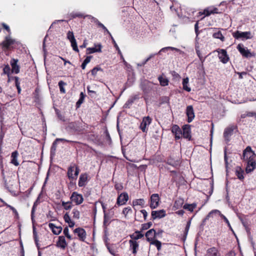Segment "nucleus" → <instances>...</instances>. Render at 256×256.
Returning <instances> with one entry per match:
<instances>
[{
	"mask_svg": "<svg viewBox=\"0 0 256 256\" xmlns=\"http://www.w3.org/2000/svg\"><path fill=\"white\" fill-rule=\"evenodd\" d=\"M242 160L247 163L246 172L248 174L252 172L256 168V154L250 146H248L243 151Z\"/></svg>",
	"mask_w": 256,
	"mask_h": 256,
	"instance_id": "nucleus-1",
	"label": "nucleus"
},
{
	"mask_svg": "<svg viewBox=\"0 0 256 256\" xmlns=\"http://www.w3.org/2000/svg\"><path fill=\"white\" fill-rule=\"evenodd\" d=\"M233 37L236 39H241L242 40L251 39L253 36L252 35L250 32H240L236 30L232 34Z\"/></svg>",
	"mask_w": 256,
	"mask_h": 256,
	"instance_id": "nucleus-2",
	"label": "nucleus"
},
{
	"mask_svg": "<svg viewBox=\"0 0 256 256\" xmlns=\"http://www.w3.org/2000/svg\"><path fill=\"white\" fill-rule=\"evenodd\" d=\"M80 172V170L75 164L71 165L68 170V176L70 180H76Z\"/></svg>",
	"mask_w": 256,
	"mask_h": 256,
	"instance_id": "nucleus-3",
	"label": "nucleus"
},
{
	"mask_svg": "<svg viewBox=\"0 0 256 256\" xmlns=\"http://www.w3.org/2000/svg\"><path fill=\"white\" fill-rule=\"evenodd\" d=\"M140 88L144 94H148L153 89L154 84L146 80H141Z\"/></svg>",
	"mask_w": 256,
	"mask_h": 256,
	"instance_id": "nucleus-4",
	"label": "nucleus"
},
{
	"mask_svg": "<svg viewBox=\"0 0 256 256\" xmlns=\"http://www.w3.org/2000/svg\"><path fill=\"white\" fill-rule=\"evenodd\" d=\"M236 48L243 57L250 58L255 57L256 56L254 52H250V50H248L247 48L244 47L242 44H238Z\"/></svg>",
	"mask_w": 256,
	"mask_h": 256,
	"instance_id": "nucleus-5",
	"label": "nucleus"
},
{
	"mask_svg": "<svg viewBox=\"0 0 256 256\" xmlns=\"http://www.w3.org/2000/svg\"><path fill=\"white\" fill-rule=\"evenodd\" d=\"M152 119L149 116L144 117L140 123V128L142 132H145L148 130V127L151 124Z\"/></svg>",
	"mask_w": 256,
	"mask_h": 256,
	"instance_id": "nucleus-6",
	"label": "nucleus"
},
{
	"mask_svg": "<svg viewBox=\"0 0 256 256\" xmlns=\"http://www.w3.org/2000/svg\"><path fill=\"white\" fill-rule=\"evenodd\" d=\"M70 200L72 202H74L76 205L81 204L84 201V198L81 194H78L77 192H73L70 196Z\"/></svg>",
	"mask_w": 256,
	"mask_h": 256,
	"instance_id": "nucleus-7",
	"label": "nucleus"
},
{
	"mask_svg": "<svg viewBox=\"0 0 256 256\" xmlns=\"http://www.w3.org/2000/svg\"><path fill=\"white\" fill-rule=\"evenodd\" d=\"M218 57L220 60V62L223 64L227 63L229 60V56L227 54L226 50L224 49H220L218 51Z\"/></svg>",
	"mask_w": 256,
	"mask_h": 256,
	"instance_id": "nucleus-8",
	"label": "nucleus"
},
{
	"mask_svg": "<svg viewBox=\"0 0 256 256\" xmlns=\"http://www.w3.org/2000/svg\"><path fill=\"white\" fill-rule=\"evenodd\" d=\"M128 200V194L126 192H122L118 196L116 200V204L118 206L125 204Z\"/></svg>",
	"mask_w": 256,
	"mask_h": 256,
	"instance_id": "nucleus-9",
	"label": "nucleus"
},
{
	"mask_svg": "<svg viewBox=\"0 0 256 256\" xmlns=\"http://www.w3.org/2000/svg\"><path fill=\"white\" fill-rule=\"evenodd\" d=\"M160 198L157 194H152L150 196V207L152 209L156 208L158 206Z\"/></svg>",
	"mask_w": 256,
	"mask_h": 256,
	"instance_id": "nucleus-10",
	"label": "nucleus"
},
{
	"mask_svg": "<svg viewBox=\"0 0 256 256\" xmlns=\"http://www.w3.org/2000/svg\"><path fill=\"white\" fill-rule=\"evenodd\" d=\"M15 42V40L12 39L10 36L6 37L4 40L0 45L2 46V48L8 49L10 46Z\"/></svg>",
	"mask_w": 256,
	"mask_h": 256,
	"instance_id": "nucleus-11",
	"label": "nucleus"
},
{
	"mask_svg": "<svg viewBox=\"0 0 256 256\" xmlns=\"http://www.w3.org/2000/svg\"><path fill=\"white\" fill-rule=\"evenodd\" d=\"M18 60L14 58H12L10 61V64L12 66V72L16 74L19 73L20 70V67L18 64Z\"/></svg>",
	"mask_w": 256,
	"mask_h": 256,
	"instance_id": "nucleus-12",
	"label": "nucleus"
},
{
	"mask_svg": "<svg viewBox=\"0 0 256 256\" xmlns=\"http://www.w3.org/2000/svg\"><path fill=\"white\" fill-rule=\"evenodd\" d=\"M166 216V211L164 210H153L152 212V220H154L156 218H162Z\"/></svg>",
	"mask_w": 256,
	"mask_h": 256,
	"instance_id": "nucleus-13",
	"label": "nucleus"
},
{
	"mask_svg": "<svg viewBox=\"0 0 256 256\" xmlns=\"http://www.w3.org/2000/svg\"><path fill=\"white\" fill-rule=\"evenodd\" d=\"M186 114L188 116V122H192L195 116L194 108L192 106H188L186 107Z\"/></svg>",
	"mask_w": 256,
	"mask_h": 256,
	"instance_id": "nucleus-14",
	"label": "nucleus"
},
{
	"mask_svg": "<svg viewBox=\"0 0 256 256\" xmlns=\"http://www.w3.org/2000/svg\"><path fill=\"white\" fill-rule=\"evenodd\" d=\"M68 127L70 128L73 130L74 132H81L84 129L81 124L78 122H73L69 124Z\"/></svg>",
	"mask_w": 256,
	"mask_h": 256,
	"instance_id": "nucleus-15",
	"label": "nucleus"
},
{
	"mask_svg": "<svg viewBox=\"0 0 256 256\" xmlns=\"http://www.w3.org/2000/svg\"><path fill=\"white\" fill-rule=\"evenodd\" d=\"M172 132L175 135L176 140H179L182 137V131L178 125H174L172 128Z\"/></svg>",
	"mask_w": 256,
	"mask_h": 256,
	"instance_id": "nucleus-16",
	"label": "nucleus"
},
{
	"mask_svg": "<svg viewBox=\"0 0 256 256\" xmlns=\"http://www.w3.org/2000/svg\"><path fill=\"white\" fill-rule=\"evenodd\" d=\"M235 128L234 126H232L228 128H227L225 129L224 132V136L225 138V140L228 142L230 141V138L232 135L234 130Z\"/></svg>",
	"mask_w": 256,
	"mask_h": 256,
	"instance_id": "nucleus-17",
	"label": "nucleus"
},
{
	"mask_svg": "<svg viewBox=\"0 0 256 256\" xmlns=\"http://www.w3.org/2000/svg\"><path fill=\"white\" fill-rule=\"evenodd\" d=\"M102 46L101 44H94V48H86V54H90L94 52H102Z\"/></svg>",
	"mask_w": 256,
	"mask_h": 256,
	"instance_id": "nucleus-18",
	"label": "nucleus"
},
{
	"mask_svg": "<svg viewBox=\"0 0 256 256\" xmlns=\"http://www.w3.org/2000/svg\"><path fill=\"white\" fill-rule=\"evenodd\" d=\"M190 126V125L186 124L182 127V134L185 138L190 139L191 138Z\"/></svg>",
	"mask_w": 256,
	"mask_h": 256,
	"instance_id": "nucleus-19",
	"label": "nucleus"
},
{
	"mask_svg": "<svg viewBox=\"0 0 256 256\" xmlns=\"http://www.w3.org/2000/svg\"><path fill=\"white\" fill-rule=\"evenodd\" d=\"M214 31L212 34V37L214 38L220 39L222 42H224L225 38L222 32L218 28H212Z\"/></svg>",
	"mask_w": 256,
	"mask_h": 256,
	"instance_id": "nucleus-20",
	"label": "nucleus"
},
{
	"mask_svg": "<svg viewBox=\"0 0 256 256\" xmlns=\"http://www.w3.org/2000/svg\"><path fill=\"white\" fill-rule=\"evenodd\" d=\"M74 232L77 234L80 240L84 241L86 238V232L85 230L82 228H76L74 230Z\"/></svg>",
	"mask_w": 256,
	"mask_h": 256,
	"instance_id": "nucleus-21",
	"label": "nucleus"
},
{
	"mask_svg": "<svg viewBox=\"0 0 256 256\" xmlns=\"http://www.w3.org/2000/svg\"><path fill=\"white\" fill-rule=\"evenodd\" d=\"M145 236L146 240L149 242H151L156 237V232L154 228L150 229L146 233Z\"/></svg>",
	"mask_w": 256,
	"mask_h": 256,
	"instance_id": "nucleus-22",
	"label": "nucleus"
},
{
	"mask_svg": "<svg viewBox=\"0 0 256 256\" xmlns=\"http://www.w3.org/2000/svg\"><path fill=\"white\" fill-rule=\"evenodd\" d=\"M88 174L86 173L82 174H80L78 182V186L80 187L84 186L87 183Z\"/></svg>",
	"mask_w": 256,
	"mask_h": 256,
	"instance_id": "nucleus-23",
	"label": "nucleus"
},
{
	"mask_svg": "<svg viewBox=\"0 0 256 256\" xmlns=\"http://www.w3.org/2000/svg\"><path fill=\"white\" fill-rule=\"evenodd\" d=\"M129 244H130V248L132 250V253L136 254L139 247L138 242L136 240H129Z\"/></svg>",
	"mask_w": 256,
	"mask_h": 256,
	"instance_id": "nucleus-24",
	"label": "nucleus"
},
{
	"mask_svg": "<svg viewBox=\"0 0 256 256\" xmlns=\"http://www.w3.org/2000/svg\"><path fill=\"white\" fill-rule=\"evenodd\" d=\"M56 246L62 250L65 249L67 246V243L66 242L64 236H60L58 237V240L56 242Z\"/></svg>",
	"mask_w": 256,
	"mask_h": 256,
	"instance_id": "nucleus-25",
	"label": "nucleus"
},
{
	"mask_svg": "<svg viewBox=\"0 0 256 256\" xmlns=\"http://www.w3.org/2000/svg\"><path fill=\"white\" fill-rule=\"evenodd\" d=\"M48 226L52 230V232L56 235L59 234L62 230V226H56L54 224L52 223H50L48 224Z\"/></svg>",
	"mask_w": 256,
	"mask_h": 256,
	"instance_id": "nucleus-26",
	"label": "nucleus"
},
{
	"mask_svg": "<svg viewBox=\"0 0 256 256\" xmlns=\"http://www.w3.org/2000/svg\"><path fill=\"white\" fill-rule=\"evenodd\" d=\"M218 249L215 247H212L207 250L205 256H218Z\"/></svg>",
	"mask_w": 256,
	"mask_h": 256,
	"instance_id": "nucleus-27",
	"label": "nucleus"
},
{
	"mask_svg": "<svg viewBox=\"0 0 256 256\" xmlns=\"http://www.w3.org/2000/svg\"><path fill=\"white\" fill-rule=\"evenodd\" d=\"M18 153L16 150H15L14 152H12L11 155L12 159L10 162L16 166H18L19 165V163L18 161Z\"/></svg>",
	"mask_w": 256,
	"mask_h": 256,
	"instance_id": "nucleus-28",
	"label": "nucleus"
},
{
	"mask_svg": "<svg viewBox=\"0 0 256 256\" xmlns=\"http://www.w3.org/2000/svg\"><path fill=\"white\" fill-rule=\"evenodd\" d=\"M214 215H219L220 217L222 215H223L221 212L218 210H211L208 214L206 216L204 220H208L210 218H213Z\"/></svg>",
	"mask_w": 256,
	"mask_h": 256,
	"instance_id": "nucleus-29",
	"label": "nucleus"
},
{
	"mask_svg": "<svg viewBox=\"0 0 256 256\" xmlns=\"http://www.w3.org/2000/svg\"><path fill=\"white\" fill-rule=\"evenodd\" d=\"M64 218L66 222L68 224L70 228H73L74 226V222L72 221L68 212L66 213L64 216Z\"/></svg>",
	"mask_w": 256,
	"mask_h": 256,
	"instance_id": "nucleus-30",
	"label": "nucleus"
},
{
	"mask_svg": "<svg viewBox=\"0 0 256 256\" xmlns=\"http://www.w3.org/2000/svg\"><path fill=\"white\" fill-rule=\"evenodd\" d=\"M188 82L189 78H188L186 77L183 79L182 82L183 89L188 92H190L191 91V88L188 86Z\"/></svg>",
	"mask_w": 256,
	"mask_h": 256,
	"instance_id": "nucleus-31",
	"label": "nucleus"
},
{
	"mask_svg": "<svg viewBox=\"0 0 256 256\" xmlns=\"http://www.w3.org/2000/svg\"><path fill=\"white\" fill-rule=\"evenodd\" d=\"M184 200L183 199L178 198L176 200L174 204V208L175 209H179L182 206Z\"/></svg>",
	"mask_w": 256,
	"mask_h": 256,
	"instance_id": "nucleus-32",
	"label": "nucleus"
},
{
	"mask_svg": "<svg viewBox=\"0 0 256 256\" xmlns=\"http://www.w3.org/2000/svg\"><path fill=\"white\" fill-rule=\"evenodd\" d=\"M175 50L176 52H179L180 50L177 48L172 47V46H168L162 48L158 52V54H160L162 52H166L168 50Z\"/></svg>",
	"mask_w": 256,
	"mask_h": 256,
	"instance_id": "nucleus-33",
	"label": "nucleus"
},
{
	"mask_svg": "<svg viewBox=\"0 0 256 256\" xmlns=\"http://www.w3.org/2000/svg\"><path fill=\"white\" fill-rule=\"evenodd\" d=\"M244 172L239 167L236 168V175L238 179L242 180L244 178Z\"/></svg>",
	"mask_w": 256,
	"mask_h": 256,
	"instance_id": "nucleus-34",
	"label": "nucleus"
},
{
	"mask_svg": "<svg viewBox=\"0 0 256 256\" xmlns=\"http://www.w3.org/2000/svg\"><path fill=\"white\" fill-rule=\"evenodd\" d=\"M144 234H142L140 231H136L134 234L130 236V237L132 239L136 241V240L142 238Z\"/></svg>",
	"mask_w": 256,
	"mask_h": 256,
	"instance_id": "nucleus-35",
	"label": "nucleus"
},
{
	"mask_svg": "<svg viewBox=\"0 0 256 256\" xmlns=\"http://www.w3.org/2000/svg\"><path fill=\"white\" fill-rule=\"evenodd\" d=\"M62 206L65 210H70L72 208V202L71 201H68L65 202L64 201L62 200Z\"/></svg>",
	"mask_w": 256,
	"mask_h": 256,
	"instance_id": "nucleus-36",
	"label": "nucleus"
},
{
	"mask_svg": "<svg viewBox=\"0 0 256 256\" xmlns=\"http://www.w3.org/2000/svg\"><path fill=\"white\" fill-rule=\"evenodd\" d=\"M195 48H196V53L198 56L200 60L202 62H203L204 61L205 58L206 56H205L204 57L202 56V53L200 50V46L198 45H196Z\"/></svg>",
	"mask_w": 256,
	"mask_h": 256,
	"instance_id": "nucleus-37",
	"label": "nucleus"
},
{
	"mask_svg": "<svg viewBox=\"0 0 256 256\" xmlns=\"http://www.w3.org/2000/svg\"><path fill=\"white\" fill-rule=\"evenodd\" d=\"M196 204L195 203L192 204H185L183 208L184 209L190 212H192L196 208Z\"/></svg>",
	"mask_w": 256,
	"mask_h": 256,
	"instance_id": "nucleus-38",
	"label": "nucleus"
},
{
	"mask_svg": "<svg viewBox=\"0 0 256 256\" xmlns=\"http://www.w3.org/2000/svg\"><path fill=\"white\" fill-rule=\"evenodd\" d=\"M144 200L142 198L136 199L132 202L133 206H143L144 204Z\"/></svg>",
	"mask_w": 256,
	"mask_h": 256,
	"instance_id": "nucleus-39",
	"label": "nucleus"
},
{
	"mask_svg": "<svg viewBox=\"0 0 256 256\" xmlns=\"http://www.w3.org/2000/svg\"><path fill=\"white\" fill-rule=\"evenodd\" d=\"M158 80L160 82V84L162 86H166L168 84V80L167 78H164L162 76H158Z\"/></svg>",
	"mask_w": 256,
	"mask_h": 256,
	"instance_id": "nucleus-40",
	"label": "nucleus"
},
{
	"mask_svg": "<svg viewBox=\"0 0 256 256\" xmlns=\"http://www.w3.org/2000/svg\"><path fill=\"white\" fill-rule=\"evenodd\" d=\"M66 84L63 82L62 80H60L58 82V85L60 88V90L61 93L64 94L66 93V90L64 89V86H66Z\"/></svg>",
	"mask_w": 256,
	"mask_h": 256,
	"instance_id": "nucleus-41",
	"label": "nucleus"
},
{
	"mask_svg": "<svg viewBox=\"0 0 256 256\" xmlns=\"http://www.w3.org/2000/svg\"><path fill=\"white\" fill-rule=\"evenodd\" d=\"M33 234H34V242H35L36 246L37 248H38V250H39L40 246H39V244H38V238L37 232L36 230V228L34 227H33Z\"/></svg>",
	"mask_w": 256,
	"mask_h": 256,
	"instance_id": "nucleus-42",
	"label": "nucleus"
},
{
	"mask_svg": "<svg viewBox=\"0 0 256 256\" xmlns=\"http://www.w3.org/2000/svg\"><path fill=\"white\" fill-rule=\"evenodd\" d=\"M150 244L154 245L158 251L161 250L162 243L160 241L158 240H154L150 242Z\"/></svg>",
	"mask_w": 256,
	"mask_h": 256,
	"instance_id": "nucleus-43",
	"label": "nucleus"
},
{
	"mask_svg": "<svg viewBox=\"0 0 256 256\" xmlns=\"http://www.w3.org/2000/svg\"><path fill=\"white\" fill-rule=\"evenodd\" d=\"M70 44H71V46L72 48V50L77 52H79V50H78V46H77V42H76V40L74 39V40H70Z\"/></svg>",
	"mask_w": 256,
	"mask_h": 256,
	"instance_id": "nucleus-44",
	"label": "nucleus"
},
{
	"mask_svg": "<svg viewBox=\"0 0 256 256\" xmlns=\"http://www.w3.org/2000/svg\"><path fill=\"white\" fill-rule=\"evenodd\" d=\"M190 224H191V221H190V220L187 222L186 225L185 227L184 232V240H186V236L188 235V230H189V229L190 228Z\"/></svg>",
	"mask_w": 256,
	"mask_h": 256,
	"instance_id": "nucleus-45",
	"label": "nucleus"
},
{
	"mask_svg": "<svg viewBox=\"0 0 256 256\" xmlns=\"http://www.w3.org/2000/svg\"><path fill=\"white\" fill-rule=\"evenodd\" d=\"M84 98L85 94L82 92H80V98L76 103L77 107H79L84 102Z\"/></svg>",
	"mask_w": 256,
	"mask_h": 256,
	"instance_id": "nucleus-46",
	"label": "nucleus"
},
{
	"mask_svg": "<svg viewBox=\"0 0 256 256\" xmlns=\"http://www.w3.org/2000/svg\"><path fill=\"white\" fill-rule=\"evenodd\" d=\"M37 201L38 200L34 202V205L32 206V211H31V219L32 222L34 221V214L36 211V208L37 206Z\"/></svg>",
	"mask_w": 256,
	"mask_h": 256,
	"instance_id": "nucleus-47",
	"label": "nucleus"
},
{
	"mask_svg": "<svg viewBox=\"0 0 256 256\" xmlns=\"http://www.w3.org/2000/svg\"><path fill=\"white\" fill-rule=\"evenodd\" d=\"M135 100L136 97L128 99V100L124 104V108H130V106L132 104Z\"/></svg>",
	"mask_w": 256,
	"mask_h": 256,
	"instance_id": "nucleus-48",
	"label": "nucleus"
},
{
	"mask_svg": "<svg viewBox=\"0 0 256 256\" xmlns=\"http://www.w3.org/2000/svg\"><path fill=\"white\" fill-rule=\"evenodd\" d=\"M134 82V78H132L131 79L128 78V82H126V86L123 89L122 92H123L128 87H130V86H132V85L133 83Z\"/></svg>",
	"mask_w": 256,
	"mask_h": 256,
	"instance_id": "nucleus-49",
	"label": "nucleus"
},
{
	"mask_svg": "<svg viewBox=\"0 0 256 256\" xmlns=\"http://www.w3.org/2000/svg\"><path fill=\"white\" fill-rule=\"evenodd\" d=\"M57 144L54 141L53 142L52 146L50 148V156H54L56 150Z\"/></svg>",
	"mask_w": 256,
	"mask_h": 256,
	"instance_id": "nucleus-50",
	"label": "nucleus"
},
{
	"mask_svg": "<svg viewBox=\"0 0 256 256\" xmlns=\"http://www.w3.org/2000/svg\"><path fill=\"white\" fill-rule=\"evenodd\" d=\"M70 16L72 18H84L85 16L83 14H82L80 12H72L70 14Z\"/></svg>",
	"mask_w": 256,
	"mask_h": 256,
	"instance_id": "nucleus-51",
	"label": "nucleus"
},
{
	"mask_svg": "<svg viewBox=\"0 0 256 256\" xmlns=\"http://www.w3.org/2000/svg\"><path fill=\"white\" fill-rule=\"evenodd\" d=\"M72 213L73 214V218L76 220H78L80 218V212L76 208L73 209Z\"/></svg>",
	"mask_w": 256,
	"mask_h": 256,
	"instance_id": "nucleus-52",
	"label": "nucleus"
},
{
	"mask_svg": "<svg viewBox=\"0 0 256 256\" xmlns=\"http://www.w3.org/2000/svg\"><path fill=\"white\" fill-rule=\"evenodd\" d=\"M221 218L224 220L226 222V224L228 225L230 230L234 234V231L233 229L232 228L228 219L224 215H222Z\"/></svg>",
	"mask_w": 256,
	"mask_h": 256,
	"instance_id": "nucleus-53",
	"label": "nucleus"
},
{
	"mask_svg": "<svg viewBox=\"0 0 256 256\" xmlns=\"http://www.w3.org/2000/svg\"><path fill=\"white\" fill-rule=\"evenodd\" d=\"M212 14L210 8H207L204 10L203 12H199L200 15L204 14L205 16H208Z\"/></svg>",
	"mask_w": 256,
	"mask_h": 256,
	"instance_id": "nucleus-54",
	"label": "nucleus"
},
{
	"mask_svg": "<svg viewBox=\"0 0 256 256\" xmlns=\"http://www.w3.org/2000/svg\"><path fill=\"white\" fill-rule=\"evenodd\" d=\"M152 226V222H148L146 224H144L142 225V230H144L148 229Z\"/></svg>",
	"mask_w": 256,
	"mask_h": 256,
	"instance_id": "nucleus-55",
	"label": "nucleus"
},
{
	"mask_svg": "<svg viewBox=\"0 0 256 256\" xmlns=\"http://www.w3.org/2000/svg\"><path fill=\"white\" fill-rule=\"evenodd\" d=\"M106 248L111 254H112L114 256H118V254H116V252L114 248L108 246V244L106 245Z\"/></svg>",
	"mask_w": 256,
	"mask_h": 256,
	"instance_id": "nucleus-56",
	"label": "nucleus"
},
{
	"mask_svg": "<svg viewBox=\"0 0 256 256\" xmlns=\"http://www.w3.org/2000/svg\"><path fill=\"white\" fill-rule=\"evenodd\" d=\"M67 38L70 40L76 39L72 31H68L66 34Z\"/></svg>",
	"mask_w": 256,
	"mask_h": 256,
	"instance_id": "nucleus-57",
	"label": "nucleus"
},
{
	"mask_svg": "<svg viewBox=\"0 0 256 256\" xmlns=\"http://www.w3.org/2000/svg\"><path fill=\"white\" fill-rule=\"evenodd\" d=\"M64 234L65 236L68 239L71 240L72 238L71 236L69 234V230L68 228L66 226L64 228L63 231Z\"/></svg>",
	"mask_w": 256,
	"mask_h": 256,
	"instance_id": "nucleus-58",
	"label": "nucleus"
},
{
	"mask_svg": "<svg viewBox=\"0 0 256 256\" xmlns=\"http://www.w3.org/2000/svg\"><path fill=\"white\" fill-rule=\"evenodd\" d=\"M10 68L8 64H6L4 66V67L3 68V72L4 74H6L8 76L10 74Z\"/></svg>",
	"mask_w": 256,
	"mask_h": 256,
	"instance_id": "nucleus-59",
	"label": "nucleus"
},
{
	"mask_svg": "<svg viewBox=\"0 0 256 256\" xmlns=\"http://www.w3.org/2000/svg\"><path fill=\"white\" fill-rule=\"evenodd\" d=\"M102 68L100 67L96 66L93 68L91 70V73L92 76H96L97 74V72L98 70H102Z\"/></svg>",
	"mask_w": 256,
	"mask_h": 256,
	"instance_id": "nucleus-60",
	"label": "nucleus"
},
{
	"mask_svg": "<svg viewBox=\"0 0 256 256\" xmlns=\"http://www.w3.org/2000/svg\"><path fill=\"white\" fill-rule=\"evenodd\" d=\"M98 26L102 28L108 34H109V36L112 37V34L110 33V32L106 28L102 23H98Z\"/></svg>",
	"mask_w": 256,
	"mask_h": 256,
	"instance_id": "nucleus-61",
	"label": "nucleus"
},
{
	"mask_svg": "<svg viewBox=\"0 0 256 256\" xmlns=\"http://www.w3.org/2000/svg\"><path fill=\"white\" fill-rule=\"evenodd\" d=\"M132 208L130 207H126L123 209L122 214L126 216L129 212H132Z\"/></svg>",
	"mask_w": 256,
	"mask_h": 256,
	"instance_id": "nucleus-62",
	"label": "nucleus"
},
{
	"mask_svg": "<svg viewBox=\"0 0 256 256\" xmlns=\"http://www.w3.org/2000/svg\"><path fill=\"white\" fill-rule=\"evenodd\" d=\"M111 38L112 39V42L114 43V46L116 48V50H118V54L120 55H122V52L118 47V44H116V41L114 40V38H112V36L111 37Z\"/></svg>",
	"mask_w": 256,
	"mask_h": 256,
	"instance_id": "nucleus-63",
	"label": "nucleus"
},
{
	"mask_svg": "<svg viewBox=\"0 0 256 256\" xmlns=\"http://www.w3.org/2000/svg\"><path fill=\"white\" fill-rule=\"evenodd\" d=\"M108 214L106 212H104V226H106L108 224Z\"/></svg>",
	"mask_w": 256,
	"mask_h": 256,
	"instance_id": "nucleus-64",
	"label": "nucleus"
}]
</instances>
